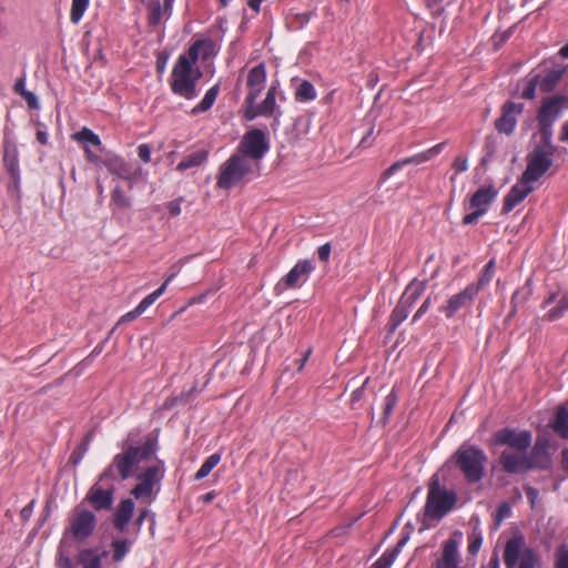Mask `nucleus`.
<instances>
[{
	"label": "nucleus",
	"instance_id": "nucleus-1",
	"mask_svg": "<svg viewBox=\"0 0 568 568\" xmlns=\"http://www.w3.org/2000/svg\"><path fill=\"white\" fill-rule=\"evenodd\" d=\"M156 449L158 440L151 436L141 446H128L123 453L116 454L113 457L112 463L100 475V481L113 480L116 477L125 480L132 477L136 466L142 462L151 459Z\"/></svg>",
	"mask_w": 568,
	"mask_h": 568
},
{
	"label": "nucleus",
	"instance_id": "nucleus-2",
	"mask_svg": "<svg viewBox=\"0 0 568 568\" xmlns=\"http://www.w3.org/2000/svg\"><path fill=\"white\" fill-rule=\"evenodd\" d=\"M452 460L468 484H477L484 478L487 455L481 448L463 444L454 453Z\"/></svg>",
	"mask_w": 568,
	"mask_h": 568
},
{
	"label": "nucleus",
	"instance_id": "nucleus-3",
	"mask_svg": "<svg viewBox=\"0 0 568 568\" xmlns=\"http://www.w3.org/2000/svg\"><path fill=\"white\" fill-rule=\"evenodd\" d=\"M257 169L252 164V160L243 154L234 153L225 163L220 168L216 179V185L220 189L229 190L234 185L242 183L247 175L252 174Z\"/></svg>",
	"mask_w": 568,
	"mask_h": 568
},
{
	"label": "nucleus",
	"instance_id": "nucleus-4",
	"mask_svg": "<svg viewBox=\"0 0 568 568\" xmlns=\"http://www.w3.org/2000/svg\"><path fill=\"white\" fill-rule=\"evenodd\" d=\"M201 77V72H195L191 68V62L185 54L179 57L171 74L172 91L187 100L196 97V82Z\"/></svg>",
	"mask_w": 568,
	"mask_h": 568
},
{
	"label": "nucleus",
	"instance_id": "nucleus-5",
	"mask_svg": "<svg viewBox=\"0 0 568 568\" xmlns=\"http://www.w3.org/2000/svg\"><path fill=\"white\" fill-rule=\"evenodd\" d=\"M456 501V494L442 488L438 476L434 475L429 483L425 516L438 520L454 508Z\"/></svg>",
	"mask_w": 568,
	"mask_h": 568
},
{
	"label": "nucleus",
	"instance_id": "nucleus-6",
	"mask_svg": "<svg viewBox=\"0 0 568 568\" xmlns=\"http://www.w3.org/2000/svg\"><path fill=\"white\" fill-rule=\"evenodd\" d=\"M540 561L539 555L530 547H526L525 537L520 534L510 538L504 550L506 568H535Z\"/></svg>",
	"mask_w": 568,
	"mask_h": 568
},
{
	"label": "nucleus",
	"instance_id": "nucleus-7",
	"mask_svg": "<svg viewBox=\"0 0 568 568\" xmlns=\"http://www.w3.org/2000/svg\"><path fill=\"white\" fill-rule=\"evenodd\" d=\"M268 148L265 133L260 129H253L244 134L236 153L247 156V159L252 160V164L258 168L260 161L268 151Z\"/></svg>",
	"mask_w": 568,
	"mask_h": 568
},
{
	"label": "nucleus",
	"instance_id": "nucleus-8",
	"mask_svg": "<svg viewBox=\"0 0 568 568\" xmlns=\"http://www.w3.org/2000/svg\"><path fill=\"white\" fill-rule=\"evenodd\" d=\"M556 152L535 146L527 155V166L523 173L525 182L538 181L552 165Z\"/></svg>",
	"mask_w": 568,
	"mask_h": 568
},
{
	"label": "nucleus",
	"instance_id": "nucleus-9",
	"mask_svg": "<svg viewBox=\"0 0 568 568\" xmlns=\"http://www.w3.org/2000/svg\"><path fill=\"white\" fill-rule=\"evenodd\" d=\"M493 440L495 445L505 446V449L526 452L531 445V433L528 430L503 428L494 434Z\"/></svg>",
	"mask_w": 568,
	"mask_h": 568
},
{
	"label": "nucleus",
	"instance_id": "nucleus-10",
	"mask_svg": "<svg viewBox=\"0 0 568 568\" xmlns=\"http://www.w3.org/2000/svg\"><path fill=\"white\" fill-rule=\"evenodd\" d=\"M97 525V518L94 514L88 509L77 507L73 510L70 527L68 531L78 541L85 540L93 532Z\"/></svg>",
	"mask_w": 568,
	"mask_h": 568
},
{
	"label": "nucleus",
	"instance_id": "nucleus-11",
	"mask_svg": "<svg viewBox=\"0 0 568 568\" xmlns=\"http://www.w3.org/2000/svg\"><path fill=\"white\" fill-rule=\"evenodd\" d=\"M314 266L311 261L303 260L298 261L293 268L278 282L275 286L277 292H282L283 290L294 288L301 286L304 283Z\"/></svg>",
	"mask_w": 568,
	"mask_h": 568
},
{
	"label": "nucleus",
	"instance_id": "nucleus-12",
	"mask_svg": "<svg viewBox=\"0 0 568 568\" xmlns=\"http://www.w3.org/2000/svg\"><path fill=\"white\" fill-rule=\"evenodd\" d=\"M477 294L478 286H475V284H469L464 291L453 295L447 301L446 305L440 307V311L445 313L446 317L450 318L458 311L470 306Z\"/></svg>",
	"mask_w": 568,
	"mask_h": 568
},
{
	"label": "nucleus",
	"instance_id": "nucleus-13",
	"mask_svg": "<svg viewBox=\"0 0 568 568\" xmlns=\"http://www.w3.org/2000/svg\"><path fill=\"white\" fill-rule=\"evenodd\" d=\"M499 464L508 474H518L529 470L527 450L504 449L499 455Z\"/></svg>",
	"mask_w": 568,
	"mask_h": 568
},
{
	"label": "nucleus",
	"instance_id": "nucleus-14",
	"mask_svg": "<svg viewBox=\"0 0 568 568\" xmlns=\"http://www.w3.org/2000/svg\"><path fill=\"white\" fill-rule=\"evenodd\" d=\"M568 109V97L556 94L544 99L537 120L555 123L562 110Z\"/></svg>",
	"mask_w": 568,
	"mask_h": 568
},
{
	"label": "nucleus",
	"instance_id": "nucleus-15",
	"mask_svg": "<svg viewBox=\"0 0 568 568\" xmlns=\"http://www.w3.org/2000/svg\"><path fill=\"white\" fill-rule=\"evenodd\" d=\"M100 479L88 491L85 500L89 501L95 510H109L113 504L114 486L109 485L103 488Z\"/></svg>",
	"mask_w": 568,
	"mask_h": 568
},
{
	"label": "nucleus",
	"instance_id": "nucleus-16",
	"mask_svg": "<svg viewBox=\"0 0 568 568\" xmlns=\"http://www.w3.org/2000/svg\"><path fill=\"white\" fill-rule=\"evenodd\" d=\"M549 442L545 437H538L530 453L527 452L529 470L534 468L547 469L550 466L548 454Z\"/></svg>",
	"mask_w": 568,
	"mask_h": 568
},
{
	"label": "nucleus",
	"instance_id": "nucleus-17",
	"mask_svg": "<svg viewBox=\"0 0 568 568\" xmlns=\"http://www.w3.org/2000/svg\"><path fill=\"white\" fill-rule=\"evenodd\" d=\"M266 82V71L264 63H260L252 68L247 74V88L248 93L246 95L245 102H256V99L263 91Z\"/></svg>",
	"mask_w": 568,
	"mask_h": 568
},
{
	"label": "nucleus",
	"instance_id": "nucleus-18",
	"mask_svg": "<svg viewBox=\"0 0 568 568\" xmlns=\"http://www.w3.org/2000/svg\"><path fill=\"white\" fill-rule=\"evenodd\" d=\"M524 110V105L520 103H514L508 101L503 106V114L496 120V129L500 133L510 134L513 133L516 125V115L520 114Z\"/></svg>",
	"mask_w": 568,
	"mask_h": 568
},
{
	"label": "nucleus",
	"instance_id": "nucleus-19",
	"mask_svg": "<svg viewBox=\"0 0 568 568\" xmlns=\"http://www.w3.org/2000/svg\"><path fill=\"white\" fill-rule=\"evenodd\" d=\"M534 186L531 182H525L521 175L520 180L510 189L508 194L504 199L503 211L505 213L510 212L516 205L524 201L531 192Z\"/></svg>",
	"mask_w": 568,
	"mask_h": 568
},
{
	"label": "nucleus",
	"instance_id": "nucleus-20",
	"mask_svg": "<svg viewBox=\"0 0 568 568\" xmlns=\"http://www.w3.org/2000/svg\"><path fill=\"white\" fill-rule=\"evenodd\" d=\"M174 276H175V274H171L158 290H155L153 293H151L146 297H144L133 311L124 314L120 318L118 324L133 321L138 316L143 314L145 312V310L148 307H150L164 293L168 284L173 280Z\"/></svg>",
	"mask_w": 568,
	"mask_h": 568
},
{
	"label": "nucleus",
	"instance_id": "nucleus-21",
	"mask_svg": "<svg viewBox=\"0 0 568 568\" xmlns=\"http://www.w3.org/2000/svg\"><path fill=\"white\" fill-rule=\"evenodd\" d=\"M103 166H105L110 173L118 175L121 179L132 181L135 176L131 165L123 159L110 155L103 160Z\"/></svg>",
	"mask_w": 568,
	"mask_h": 568
},
{
	"label": "nucleus",
	"instance_id": "nucleus-22",
	"mask_svg": "<svg viewBox=\"0 0 568 568\" xmlns=\"http://www.w3.org/2000/svg\"><path fill=\"white\" fill-rule=\"evenodd\" d=\"M4 162L8 172L11 176V183L17 189L19 184V168H18V150L17 146L11 142H6L4 145Z\"/></svg>",
	"mask_w": 568,
	"mask_h": 568
},
{
	"label": "nucleus",
	"instance_id": "nucleus-23",
	"mask_svg": "<svg viewBox=\"0 0 568 568\" xmlns=\"http://www.w3.org/2000/svg\"><path fill=\"white\" fill-rule=\"evenodd\" d=\"M498 192L493 185L479 187L470 197L471 209H486L497 196Z\"/></svg>",
	"mask_w": 568,
	"mask_h": 568
},
{
	"label": "nucleus",
	"instance_id": "nucleus-24",
	"mask_svg": "<svg viewBox=\"0 0 568 568\" xmlns=\"http://www.w3.org/2000/svg\"><path fill=\"white\" fill-rule=\"evenodd\" d=\"M134 511V503L128 498L120 503L114 514V526L120 531H123L130 521Z\"/></svg>",
	"mask_w": 568,
	"mask_h": 568
},
{
	"label": "nucleus",
	"instance_id": "nucleus-25",
	"mask_svg": "<svg viewBox=\"0 0 568 568\" xmlns=\"http://www.w3.org/2000/svg\"><path fill=\"white\" fill-rule=\"evenodd\" d=\"M108 556V551L103 550L99 552L97 549L88 548L83 549L78 555V562L83 568H101L102 559Z\"/></svg>",
	"mask_w": 568,
	"mask_h": 568
},
{
	"label": "nucleus",
	"instance_id": "nucleus-26",
	"mask_svg": "<svg viewBox=\"0 0 568 568\" xmlns=\"http://www.w3.org/2000/svg\"><path fill=\"white\" fill-rule=\"evenodd\" d=\"M565 67L557 65L546 72L544 77L539 75V88L544 93L551 92L565 73Z\"/></svg>",
	"mask_w": 568,
	"mask_h": 568
},
{
	"label": "nucleus",
	"instance_id": "nucleus-27",
	"mask_svg": "<svg viewBox=\"0 0 568 568\" xmlns=\"http://www.w3.org/2000/svg\"><path fill=\"white\" fill-rule=\"evenodd\" d=\"M458 565V552L457 542L449 539L445 542L443 557L437 562L436 568H457Z\"/></svg>",
	"mask_w": 568,
	"mask_h": 568
},
{
	"label": "nucleus",
	"instance_id": "nucleus-28",
	"mask_svg": "<svg viewBox=\"0 0 568 568\" xmlns=\"http://www.w3.org/2000/svg\"><path fill=\"white\" fill-rule=\"evenodd\" d=\"M425 288V282L413 281L406 287L399 301L410 308L416 303V301L423 295Z\"/></svg>",
	"mask_w": 568,
	"mask_h": 568
},
{
	"label": "nucleus",
	"instance_id": "nucleus-29",
	"mask_svg": "<svg viewBox=\"0 0 568 568\" xmlns=\"http://www.w3.org/2000/svg\"><path fill=\"white\" fill-rule=\"evenodd\" d=\"M207 159V152L205 150L196 151L187 156H185L179 164L178 170L179 171H185L192 168L200 166L203 164Z\"/></svg>",
	"mask_w": 568,
	"mask_h": 568
},
{
	"label": "nucleus",
	"instance_id": "nucleus-30",
	"mask_svg": "<svg viewBox=\"0 0 568 568\" xmlns=\"http://www.w3.org/2000/svg\"><path fill=\"white\" fill-rule=\"evenodd\" d=\"M539 124V134L541 144L539 146L545 148V150L557 151V148L552 144V124L548 121L538 120Z\"/></svg>",
	"mask_w": 568,
	"mask_h": 568
},
{
	"label": "nucleus",
	"instance_id": "nucleus-31",
	"mask_svg": "<svg viewBox=\"0 0 568 568\" xmlns=\"http://www.w3.org/2000/svg\"><path fill=\"white\" fill-rule=\"evenodd\" d=\"M568 311V292H564L560 294V297L557 302V305L550 308L544 316V318L548 322H554L564 316V314Z\"/></svg>",
	"mask_w": 568,
	"mask_h": 568
},
{
	"label": "nucleus",
	"instance_id": "nucleus-32",
	"mask_svg": "<svg viewBox=\"0 0 568 568\" xmlns=\"http://www.w3.org/2000/svg\"><path fill=\"white\" fill-rule=\"evenodd\" d=\"M552 428L560 437L568 438V409L565 406L558 408Z\"/></svg>",
	"mask_w": 568,
	"mask_h": 568
},
{
	"label": "nucleus",
	"instance_id": "nucleus-33",
	"mask_svg": "<svg viewBox=\"0 0 568 568\" xmlns=\"http://www.w3.org/2000/svg\"><path fill=\"white\" fill-rule=\"evenodd\" d=\"M163 476V471L161 466L154 465L148 467L144 471H142L138 479L143 483L144 485H148L153 489L154 485L160 481V479Z\"/></svg>",
	"mask_w": 568,
	"mask_h": 568
},
{
	"label": "nucleus",
	"instance_id": "nucleus-34",
	"mask_svg": "<svg viewBox=\"0 0 568 568\" xmlns=\"http://www.w3.org/2000/svg\"><path fill=\"white\" fill-rule=\"evenodd\" d=\"M531 295L530 281L526 283V285L519 290H517L511 297V311L508 314V317H511L516 314L519 305L524 304L529 296Z\"/></svg>",
	"mask_w": 568,
	"mask_h": 568
},
{
	"label": "nucleus",
	"instance_id": "nucleus-35",
	"mask_svg": "<svg viewBox=\"0 0 568 568\" xmlns=\"http://www.w3.org/2000/svg\"><path fill=\"white\" fill-rule=\"evenodd\" d=\"M406 538L400 539L396 547L390 551L385 552L373 566L372 568H389L400 551V548L405 545Z\"/></svg>",
	"mask_w": 568,
	"mask_h": 568
},
{
	"label": "nucleus",
	"instance_id": "nucleus-36",
	"mask_svg": "<svg viewBox=\"0 0 568 568\" xmlns=\"http://www.w3.org/2000/svg\"><path fill=\"white\" fill-rule=\"evenodd\" d=\"M220 91V84L213 85L204 95L203 100L193 108L192 113L205 112L214 104Z\"/></svg>",
	"mask_w": 568,
	"mask_h": 568
},
{
	"label": "nucleus",
	"instance_id": "nucleus-37",
	"mask_svg": "<svg viewBox=\"0 0 568 568\" xmlns=\"http://www.w3.org/2000/svg\"><path fill=\"white\" fill-rule=\"evenodd\" d=\"M410 308L403 304L400 301L393 310L390 318H389V331L394 332L397 326L407 318Z\"/></svg>",
	"mask_w": 568,
	"mask_h": 568
},
{
	"label": "nucleus",
	"instance_id": "nucleus-38",
	"mask_svg": "<svg viewBox=\"0 0 568 568\" xmlns=\"http://www.w3.org/2000/svg\"><path fill=\"white\" fill-rule=\"evenodd\" d=\"M260 109L261 115L268 116L271 115L275 108H276V87L272 85L264 99V101L261 104H257Z\"/></svg>",
	"mask_w": 568,
	"mask_h": 568
},
{
	"label": "nucleus",
	"instance_id": "nucleus-39",
	"mask_svg": "<svg viewBox=\"0 0 568 568\" xmlns=\"http://www.w3.org/2000/svg\"><path fill=\"white\" fill-rule=\"evenodd\" d=\"M295 98L297 101H311L316 98L314 85L310 81H302L295 90Z\"/></svg>",
	"mask_w": 568,
	"mask_h": 568
},
{
	"label": "nucleus",
	"instance_id": "nucleus-40",
	"mask_svg": "<svg viewBox=\"0 0 568 568\" xmlns=\"http://www.w3.org/2000/svg\"><path fill=\"white\" fill-rule=\"evenodd\" d=\"M221 462V455L215 453L211 455L200 467V469L194 475L195 480H201L205 478L212 469Z\"/></svg>",
	"mask_w": 568,
	"mask_h": 568
},
{
	"label": "nucleus",
	"instance_id": "nucleus-41",
	"mask_svg": "<svg viewBox=\"0 0 568 568\" xmlns=\"http://www.w3.org/2000/svg\"><path fill=\"white\" fill-rule=\"evenodd\" d=\"M72 139L75 140V141H79V142H87V143H90V144L95 145V146H100L101 145L100 138L93 131H91L88 128H83L79 132L74 133L72 135Z\"/></svg>",
	"mask_w": 568,
	"mask_h": 568
},
{
	"label": "nucleus",
	"instance_id": "nucleus-42",
	"mask_svg": "<svg viewBox=\"0 0 568 568\" xmlns=\"http://www.w3.org/2000/svg\"><path fill=\"white\" fill-rule=\"evenodd\" d=\"M397 394L395 392V389H393L386 397H385V402H384V407H383V416L381 418V422L383 424H386L389 416L392 415L396 404H397Z\"/></svg>",
	"mask_w": 568,
	"mask_h": 568
},
{
	"label": "nucleus",
	"instance_id": "nucleus-43",
	"mask_svg": "<svg viewBox=\"0 0 568 568\" xmlns=\"http://www.w3.org/2000/svg\"><path fill=\"white\" fill-rule=\"evenodd\" d=\"M89 4V0H72L71 11H70V20L73 23H78L84 11L87 10Z\"/></svg>",
	"mask_w": 568,
	"mask_h": 568
},
{
	"label": "nucleus",
	"instance_id": "nucleus-44",
	"mask_svg": "<svg viewBox=\"0 0 568 568\" xmlns=\"http://www.w3.org/2000/svg\"><path fill=\"white\" fill-rule=\"evenodd\" d=\"M444 145H445V143L442 142V143H438L435 146L426 150L423 153L414 155L415 164H422V163H424L426 161H429L435 155H437V154H439L442 152Z\"/></svg>",
	"mask_w": 568,
	"mask_h": 568
},
{
	"label": "nucleus",
	"instance_id": "nucleus-45",
	"mask_svg": "<svg viewBox=\"0 0 568 568\" xmlns=\"http://www.w3.org/2000/svg\"><path fill=\"white\" fill-rule=\"evenodd\" d=\"M410 163H414L415 164V160H414V155L413 156H409V158H406V159H403L400 161H397V162H394L388 169H386L382 174H381V178L379 180L381 181H385L387 180L388 178H390L397 170L402 169L403 166L407 165V164H410Z\"/></svg>",
	"mask_w": 568,
	"mask_h": 568
},
{
	"label": "nucleus",
	"instance_id": "nucleus-46",
	"mask_svg": "<svg viewBox=\"0 0 568 568\" xmlns=\"http://www.w3.org/2000/svg\"><path fill=\"white\" fill-rule=\"evenodd\" d=\"M410 163H414L415 164V160H414V155L413 156H409V158H406V159H403L400 161H397V162H394L388 169H386L382 174H381V178L379 180L381 181H385L387 180L388 178H390L397 170L402 169L403 166L407 165V164H410Z\"/></svg>",
	"mask_w": 568,
	"mask_h": 568
},
{
	"label": "nucleus",
	"instance_id": "nucleus-47",
	"mask_svg": "<svg viewBox=\"0 0 568 568\" xmlns=\"http://www.w3.org/2000/svg\"><path fill=\"white\" fill-rule=\"evenodd\" d=\"M113 560L121 561L129 551V542L126 539H116L112 542Z\"/></svg>",
	"mask_w": 568,
	"mask_h": 568
},
{
	"label": "nucleus",
	"instance_id": "nucleus-48",
	"mask_svg": "<svg viewBox=\"0 0 568 568\" xmlns=\"http://www.w3.org/2000/svg\"><path fill=\"white\" fill-rule=\"evenodd\" d=\"M494 274H495V260L493 258L486 264L481 276L479 277L477 284H475V286H478V291L481 287H484L485 285H487L493 280Z\"/></svg>",
	"mask_w": 568,
	"mask_h": 568
},
{
	"label": "nucleus",
	"instance_id": "nucleus-49",
	"mask_svg": "<svg viewBox=\"0 0 568 568\" xmlns=\"http://www.w3.org/2000/svg\"><path fill=\"white\" fill-rule=\"evenodd\" d=\"M163 12L160 0H152L150 3L149 23L152 26L159 24Z\"/></svg>",
	"mask_w": 568,
	"mask_h": 568
},
{
	"label": "nucleus",
	"instance_id": "nucleus-50",
	"mask_svg": "<svg viewBox=\"0 0 568 568\" xmlns=\"http://www.w3.org/2000/svg\"><path fill=\"white\" fill-rule=\"evenodd\" d=\"M555 568H568V545H560L555 552Z\"/></svg>",
	"mask_w": 568,
	"mask_h": 568
},
{
	"label": "nucleus",
	"instance_id": "nucleus-51",
	"mask_svg": "<svg viewBox=\"0 0 568 568\" xmlns=\"http://www.w3.org/2000/svg\"><path fill=\"white\" fill-rule=\"evenodd\" d=\"M111 199H112V202L121 209L131 206L130 199L128 196H125L124 192L122 191V189L120 186L114 187V190L112 191Z\"/></svg>",
	"mask_w": 568,
	"mask_h": 568
},
{
	"label": "nucleus",
	"instance_id": "nucleus-52",
	"mask_svg": "<svg viewBox=\"0 0 568 568\" xmlns=\"http://www.w3.org/2000/svg\"><path fill=\"white\" fill-rule=\"evenodd\" d=\"M537 85H539V74H536L528 80V83L523 91V98L527 100L534 99Z\"/></svg>",
	"mask_w": 568,
	"mask_h": 568
},
{
	"label": "nucleus",
	"instance_id": "nucleus-53",
	"mask_svg": "<svg viewBox=\"0 0 568 568\" xmlns=\"http://www.w3.org/2000/svg\"><path fill=\"white\" fill-rule=\"evenodd\" d=\"M206 44V41H196L194 42L189 51H187V58H189V61L191 62V68L193 67V64L197 61V58H199V53H200V48L205 45Z\"/></svg>",
	"mask_w": 568,
	"mask_h": 568
},
{
	"label": "nucleus",
	"instance_id": "nucleus-54",
	"mask_svg": "<svg viewBox=\"0 0 568 568\" xmlns=\"http://www.w3.org/2000/svg\"><path fill=\"white\" fill-rule=\"evenodd\" d=\"M152 488L149 487L148 485H144L143 483H139L131 491V494L135 497V498H141V497H146V496H150L152 494Z\"/></svg>",
	"mask_w": 568,
	"mask_h": 568
},
{
	"label": "nucleus",
	"instance_id": "nucleus-55",
	"mask_svg": "<svg viewBox=\"0 0 568 568\" xmlns=\"http://www.w3.org/2000/svg\"><path fill=\"white\" fill-rule=\"evenodd\" d=\"M246 103V108L244 110V118L248 121H252L254 120L256 116L261 115L260 113V109L258 106L256 105V102H245Z\"/></svg>",
	"mask_w": 568,
	"mask_h": 568
},
{
	"label": "nucleus",
	"instance_id": "nucleus-56",
	"mask_svg": "<svg viewBox=\"0 0 568 568\" xmlns=\"http://www.w3.org/2000/svg\"><path fill=\"white\" fill-rule=\"evenodd\" d=\"M486 213V209H475L474 212L466 214L463 219V224L469 225L475 224L478 219Z\"/></svg>",
	"mask_w": 568,
	"mask_h": 568
},
{
	"label": "nucleus",
	"instance_id": "nucleus-57",
	"mask_svg": "<svg viewBox=\"0 0 568 568\" xmlns=\"http://www.w3.org/2000/svg\"><path fill=\"white\" fill-rule=\"evenodd\" d=\"M21 97L26 100L28 106L31 110L39 109V106H40L39 100L33 92L26 90L24 92H22Z\"/></svg>",
	"mask_w": 568,
	"mask_h": 568
},
{
	"label": "nucleus",
	"instance_id": "nucleus-58",
	"mask_svg": "<svg viewBox=\"0 0 568 568\" xmlns=\"http://www.w3.org/2000/svg\"><path fill=\"white\" fill-rule=\"evenodd\" d=\"M481 542L483 538L480 535H473L468 544V552L470 555H476L479 551Z\"/></svg>",
	"mask_w": 568,
	"mask_h": 568
},
{
	"label": "nucleus",
	"instance_id": "nucleus-59",
	"mask_svg": "<svg viewBox=\"0 0 568 568\" xmlns=\"http://www.w3.org/2000/svg\"><path fill=\"white\" fill-rule=\"evenodd\" d=\"M453 169L456 171V173L464 172L468 169V161L464 156H457L453 162Z\"/></svg>",
	"mask_w": 568,
	"mask_h": 568
},
{
	"label": "nucleus",
	"instance_id": "nucleus-60",
	"mask_svg": "<svg viewBox=\"0 0 568 568\" xmlns=\"http://www.w3.org/2000/svg\"><path fill=\"white\" fill-rule=\"evenodd\" d=\"M85 158L88 162L94 164L97 168L103 166V160L100 156H98L94 152H92L89 148H85Z\"/></svg>",
	"mask_w": 568,
	"mask_h": 568
},
{
	"label": "nucleus",
	"instance_id": "nucleus-61",
	"mask_svg": "<svg viewBox=\"0 0 568 568\" xmlns=\"http://www.w3.org/2000/svg\"><path fill=\"white\" fill-rule=\"evenodd\" d=\"M181 202L182 199L180 197L166 204V207L171 216H178L181 213Z\"/></svg>",
	"mask_w": 568,
	"mask_h": 568
},
{
	"label": "nucleus",
	"instance_id": "nucleus-62",
	"mask_svg": "<svg viewBox=\"0 0 568 568\" xmlns=\"http://www.w3.org/2000/svg\"><path fill=\"white\" fill-rule=\"evenodd\" d=\"M87 443H83L77 450H74L70 456V462L73 465H77L83 457L85 450H87Z\"/></svg>",
	"mask_w": 568,
	"mask_h": 568
},
{
	"label": "nucleus",
	"instance_id": "nucleus-63",
	"mask_svg": "<svg viewBox=\"0 0 568 568\" xmlns=\"http://www.w3.org/2000/svg\"><path fill=\"white\" fill-rule=\"evenodd\" d=\"M138 154H139V158L141 159V161H143L144 163L150 162V160H151V149H150V146L148 144L139 145Z\"/></svg>",
	"mask_w": 568,
	"mask_h": 568
},
{
	"label": "nucleus",
	"instance_id": "nucleus-64",
	"mask_svg": "<svg viewBox=\"0 0 568 568\" xmlns=\"http://www.w3.org/2000/svg\"><path fill=\"white\" fill-rule=\"evenodd\" d=\"M57 567L58 568H74L71 559L69 557H65L62 552H60L57 558Z\"/></svg>",
	"mask_w": 568,
	"mask_h": 568
}]
</instances>
